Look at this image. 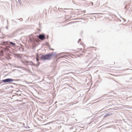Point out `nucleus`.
I'll return each mask as SVG.
<instances>
[{
	"label": "nucleus",
	"instance_id": "nucleus-1",
	"mask_svg": "<svg viewBox=\"0 0 132 132\" xmlns=\"http://www.w3.org/2000/svg\"><path fill=\"white\" fill-rule=\"evenodd\" d=\"M56 53V52H52L51 53L46 54H41V55L40 56V60L43 61L50 60L53 56L55 55Z\"/></svg>",
	"mask_w": 132,
	"mask_h": 132
},
{
	"label": "nucleus",
	"instance_id": "nucleus-2",
	"mask_svg": "<svg viewBox=\"0 0 132 132\" xmlns=\"http://www.w3.org/2000/svg\"><path fill=\"white\" fill-rule=\"evenodd\" d=\"M9 43L10 44V45H11L13 47H14L15 46V44L12 42L7 41H3L2 43V45H10L9 44Z\"/></svg>",
	"mask_w": 132,
	"mask_h": 132
},
{
	"label": "nucleus",
	"instance_id": "nucleus-3",
	"mask_svg": "<svg viewBox=\"0 0 132 132\" xmlns=\"http://www.w3.org/2000/svg\"><path fill=\"white\" fill-rule=\"evenodd\" d=\"M14 81V79L12 78H8L2 80L3 82H10Z\"/></svg>",
	"mask_w": 132,
	"mask_h": 132
},
{
	"label": "nucleus",
	"instance_id": "nucleus-4",
	"mask_svg": "<svg viewBox=\"0 0 132 132\" xmlns=\"http://www.w3.org/2000/svg\"><path fill=\"white\" fill-rule=\"evenodd\" d=\"M38 37L39 39L41 40H44L46 38V37L44 34H39Z\"/></svg>",
	"mask_w": 132,
	"mask_h": 132
},
{
	"label": "nucleus",
	"instance_id": "nucleus-5",
	"mask_svg": "<svg viewBox=\"0 0 132 132\" xmlns=\"http://www.w3.org/2000/svg\"><path fill=\"white\" fill-rule=\"evenodd\" d=\"M112 114V113L111 112H109L108 113L106 114L104 116V117H107L109 116H111Z\"/></svg>",
	"mask_w": 132,
	"mask_h": 132
},
{
	"label": "nucleus",
	"instance_id": "nucleus-6",
	"mask_svg": "<svg viewBox=\"0 0 132 132\" xmlns=\"http://www.w3.org/2000/svg\"><path fill=\"white\" fill-rule=\"evenodd\" d=\"M27 62L28 63V64L30 65H33L35 67H36V64L34 63L33 62H32V61H31L30 62Z\"/></svg>",
	"mask_w": 132,
	"mask_h": 132
},
{
	"label": "nucleus",
	"instance_id": "nucleus-7",
	"mask_svg": "<svg viewBox=\"0 0 132 132\" xmlns=\"http://www.w3.org/2000/svg\"><path fill=\"white\" fill-rule=\"evenodd\" d=\"M62 54H64L65 55H68V53L67 52H63L62 53H60L59 54L60 55H61Z\"/></svg>",
	"mask_w": 132,
	"mask_h": 132
},
{
	"label": "nucleus",
	"instance_id": "nucleus-8",
	"mask_svg": "<svg viewBox=\"0 0 132 132\" xmlns=\"http://www.w3.org/2000/svg\"><path fill=\"white\" fill-rule=\"evenodd\" d=\"M41 54H40L39 55L38 53H37L36 54V57L37 58H40V56L41 55Z\"/></svg>",
	"mask_w": 132,
	"mask_h": 132
},
{
	"label": "nucleus",
	"instance_id": "nucleus-9",
	"mask_svg": "<svg viewBox=\"0 0 132 132\" xmlns=\"http://www.w3.org/2000/svg\"><path fill=\"white\" fill-rule=\"evenodd\" d=\"M16 20L17 21H22L23 20V19L22 18H20V19H16Z\"/></svg>",
	"mask_w": 132,
	"mask_h": 132
},
{
	"label": "nucleus",
	"instance_id": "nucleus-10",
	"mask_svg": "<svg viewBox=\"0 0 132 132\" xmlns=\"http://www.w3.org/2000/svg\"><path fill=\"white\" fill-rule=\"evenodd\" d=\"M108 95L107 94H104L103 95V96H102V97H104L105 96H106L107 97H109V96H108Z\"/></svg>",
	"mask_w": 132,
	"mask_h": 132
},
{
	"label": "nucleus",
	"instance_id": "nucleus-11",
	"mask_svg": "<svg viewBox=\"0 0 132 132\" xmlns=\"http://www.w3.org/2000/svg\"><path fill=\"white\" fill-rule=\"evenodd\" d=\"M40 62H38V63L37 64V65H36V67L37 68L39 66V65L40 64Z\"/></svg>",
	"mask_w": 132,
	"mask_h": 132
},
{
	"label": "nucleus",
	"instance_id": "nucleus-12",
	"mask_svg": "<svg viewBox=\"0 0 132 132\" xmlns=\"http://www.w3.org/2000/svg\"><path fill=\"white\" fill-rule=\"evenodd\" d=\"M12 22H14V23H15L16 24H17V22L16 21H15L14 20H12Z\"/></svg>",
	"mask_w": 132,
	"mask_h": 132
},
{
	"label": "nucleus",
	"instance_id": "nucleus-13",
	"mask_svg": "<svg viewBox=\"0 0 132 132\" xmlns=\"http://www.w3.org/2000/svg\"><path fill=\"white\" fill-rule=\"evenodd\" d=\"M39 59H40L39 58H36V60L37 62H38L39 61Z\"/></svg>",
	"mask_w": 132,
	"mask_h": 132
},
{
	"label": "nucleus",
	"instance_id": "nucleus-14",
	"mask_svg": "<svg viewBox=\"0 0 132 132\" xmlns=\"http://www.w3.org/2000/svg\"><path fill=\"white\" fill-rule=\"evenodd\" d=\"M5 28H6L7 30H8L9 29L8 25H7V26H6V27Z\"/></svg>",
	"mask_w": 132,
	"mask_h": 132
},
{
	"label": "nucleus",
	"instance_id": "nucleus-15",
	"mask_svg": "<svg viewBox=\"0 0 132 132\" xmlns=\"http://www.w3.org/2000/svg\"><path fill=\"white\" fill-rule=\"evenodd\" d=\"M90 2V3L91 4L92 6H93V3L92 2Z\"/></svg>",
	"mask_w": 132,
	"mask_h": 132
},
{
	"label": "nucleus",
	"instance_id": "nucleus-16",
	"mask_svg": "<svg viewBox=\"0 0 132 132\" xmlns=\"http://www.w3.org/2000/svg\"><path fill=\"white\" fill-rule=\"evenodd\" d=\"M128 7V5H126L125 6V8L126 9Z\"/></svg>",
	"mask_w": 132,
	"mask_h": 132
},
{
	"label": "nucleus",
	"instance_id": "nucleus-17",
	"mask_svg": "<svg viewBox=\"0 0 132 132\" xmlns=\"http://www.w3.org/2000/svg\"><path fill=\"white\" fill-rule=\"evenodd\" d=\"M49 37V36L48 35H47L46 36V39H48V38Z\"/></svg>",
	"mask_w": 132,
	"mask_h": 132
},
{
	"label": "nucleus",
	"instance_id": "nucleus-18",
	"mask_svg": "<svg viewBox=\"0 0 132 132\" xmlns=\"http://www.w3.org/2000/svg\"><path fill=\"white\" fill-rule=\"evenodd\" d=\"M128 5V7H129V6L130 5V4L129 3L128 4V5Z\"/></svg>",
	"mask_w": 132,
	"mask_h": 132
},
{
	"label": "nucleus",
	"instance_id": "nucleus-19",
	"mask_svg": "<svg viewBox=\"0 0 132 132\" xmlns=\"http://www.w3.org/2000/svg\"><path fill=\"white\" fill-rule=\"evenodd\" d=\"M81 39H79L78 41V43H79V42L81 41Z\"/></svg>",
	"mask_w": 132,
	"mask_h": 132
},
{
	"label": "nucleus",
	"instance_id": "nucleus-20",
	"mask_svg": "<svg viewBox=\"0 0 132 132\" xmlns=\"http://www.w3.org/2000/svg\"><path fill=\"white\" fill-rule=\"evenodd\" d=\"M7 25H8V20H7Z\"/></svg>",
	"mask_w": 132,
	"mask_h": 132
},
{
	"label": "nucleus",
	"instance_id": "nucleus-21",
	"mask_svg": "<svg viewBox=\"0 0 132 132\" xmlns=\"http://www.w3.org/2000/svg\"><path fill=\"white\" fill-rule=\"evenodd\" d=\"M111 109H108V110H109V111L112 110Z\"/></svg>",
	"mask_w": 132,
	"mask_h": 132
},
{
	"label": "nucleus",
	"instance_id": "nucleus-22",
	"mask_svg": "<svg viewBox=\"0 0 132 132\" xmlns=\"http://www.w3.org/2000/svg\"><path fill=\"white\" fill-rule=\"evenodd\" d=\"M30 40H32V38H30Z\"/></svg>",
	"mask_w": 132,
	"mask_h": 132
},
{
	"label": "nucleus",
	"instance_id": "nucleus-23",
	"mask_svg": "<svg viewBox=\"0 0 132 132\" xmlns=\"http://www.w3.org/2000/svg\"><path fill=\"white\" fill-rule=\"evenodd\" d=\"M108 106H105V108H108Z\"/></svg>",
	"mask_w": 132,
	"mask_h": 132
},
{
	"label": "nucleus",
	"instance_id": "nucleus-24",
	"mask_svg": "<svg viewBox=\"0 0 132 132\" xmlns=\"http://www.w3.org/2000/svg\"><path fill=\"white\" fill-rule=\"evenodd\" d=\"M63 57H64L63 56H61V57H60V58H63Z\"/></svg>",
	"mask_w": 132,
	"mask_h": 132
},
{
	"label": "nucleus",
	"instance_id": "nucleus-25",
	"mask_svg": "<svg viewBox=\"0 0 132 132\" xmlns=\"http://www.w3.org/2000/svg\"><path fill=\"white\" fill-rule=\"evenodd\" d=\"M123 19L124 20V21H126V20H125V19Z\"/></svg>",
	"mask_w": 132,
	"mask_h": 132
},
{
	"label": "nucleus",
	"instance_id": "nucleus-26",
	"mask_svg": "<svg viewBox=\"0 0 132 132\" xmlns=\"http://www.w3.org/2000/svg\"><path fill=\"white\" fill-rule=\"evenodd\" d=\"M51 50H54L53 48H51Z\"/></svg>",
	"mask_w": 132,
	"mask_h": 132
},
{
	"label": "nucleus",
	"instance_id": "nucleus-27",
	"mask_svg": "<svg viewBox=\"0 0 132 132\" xmlns=\"http://www.w3.org/2000/svg\"><path fill=\"white\" fill-rule=\"evenodd\" d=\"M80 50H82V48H80Z\"/></svg>",
	"mask_w": 132,
	"mask_h": 132
},
{
	"label": "nucleus",
	"instance_id": "nucleus-28",
	"mask_svg": "<svg viewBox=\"0 0 132 132\" xmlns=\"http://www.w3.org/2000/svg\"><path fill=\"white\" fill-rule=\"evenodd\" d=\"M57 102H55V103H57Z\"/></svg>",
	"mask_w": 132,
	"mask_h": 132
},
{
	"label": "nucleus",
	"instance_id": "nucleus-29",
	"mask_svg": "<svg viewBox=\"0 0 132 132\" xmlns=\"http://www.w3.org/2000/svg\"><path fill=\"white\" fill-rule=\"evenodd\" d=\"M84 1H86V0H84Z\"/></svg>",
	"mask_w": 132,
	"mask_h": 132
}]
</instances>
